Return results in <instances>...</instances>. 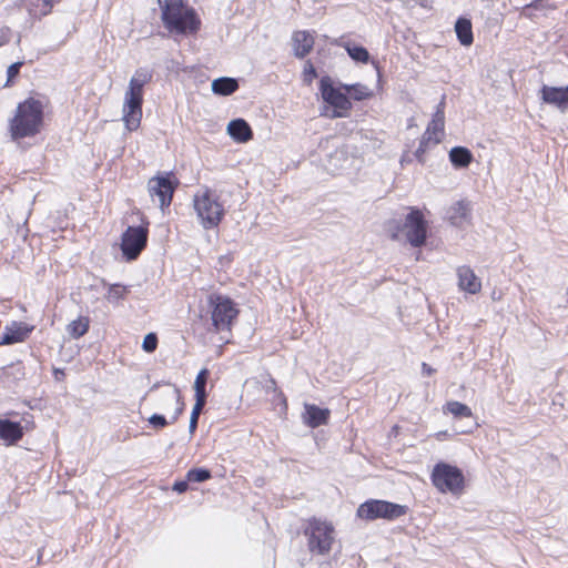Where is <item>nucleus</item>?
I'll use <instances>...</instances> for the list:
<instances>
[{
  "mask_svg": "<svg viewBox=\"0 0 568 568\" xmlns=\"http://www.w3.org/2000/svg\"><path fill=\"white\" fill-rule=\"evenodd\" d=\"M47 105L44 97H29L17 105L8 123V132L13 142L33 138L41 132Z\"/></svg>",
  "mask_w": 568,
  "mask_h": 568,
  "instance_id": "1",
  "label": "nucleus"
},
{
  "mask_svg": "<svg viewBox=\"0 0 568 568\" xmlns=\"http://www.w3.org/2000/svg\"><path fill=\"white\" fill-rule=\"evenodd\" d=\"M153 79V71L146 67L138 68L132 74L124 92L122 121L126 130L135 131L142 120L144 87Z\"/></svg>",
  "mask_w": 568,
  "mask_h": 568,
  "instance_id": "2",
  "label": "nucleus"
},
{
  "mask_svg": "<svg viewBox=\"0 0 568 568\" xmlns=\"http://www.w3.org/2000/svg\"><path fill=\"white\" fill-rule=\"evenodd\" d=\"M161 9V19L164 27L173 33H195L200 28V20L193 9L184 4L183 0H158Z\"/></svg>",
  "mask_w": 568,
  "mask_h": 568,
  "instance_id": "3",
  "label": "nucleus"
},
{
  "mask_svg": "<svg viewBox=\"0 0 568 568\" xmlns=\"http://www.w3.org/2000/svg\"><path fill=\"white\" fill-rule=\"evenodd\" d=\"M428 223L419 210L413 209L405 217L402 226L396 222H389L387 231L390 239L398 241L400 234L414 247H420L427 239Z\"/></svg>",
  "mask_w": 568,
  "mask_h": 568,
  "instance_id": "4",
  "label": "nucleus"
},
{
  "mask_svg": "<svg viewBox=\"0 0 568 568\" xmlns=\"http://www.w3.org/2000/svg\"><path fill=\"white\" fill-rule=\"evenodd\" d=\"M193 206L201 225L206 230L216 227L225 214L224 206L220 202L219 196L206 186L200 189L194 194Z\"/></svg>",
  "mask_w": 568,
  "mask_h": 568,
  "instance_id": "5",
  "label": "nucleus"
},
{
  "mask_svg": "<svg viewBox=\"0 0 568 568\" xmlns=\"http://www.w3.org/2000/svg\"><path fill=\"white\" fill-rule=\"evenodd\" d=\"M334 532L332 523L316 517L310 518L304 529L310 551L316 555H327L335 539Z\"/></svg>",
  "mask_w": 568,
  "mask_h": 568,
  "instance_id": "6",
  "label": "nucleus"
},
{
  "mask_svg": "<svg viewBox=\"0 0 568 568\" xmlns=\"http://www.w3.org/2000/svg\"><path fill=\"white\" fill-rule=\"evenodd\" d=\"M430 480L434 487L442 494L460 495L465 488L463 471L457 466L444 462L437 463L434 466Z\"/></svg>",
  "mask_w": 568,
  "mask_h": 568,
  "instance_id": "7",
  "label": "nucleus"
},
{
  "mask_svg": "<svg viewBox=\"0 0 568 568\" xmlns=\"http://www.w3.org/2000/svg\"><path fill=\"white\" fill-rule=\"evenodd\" d=\"M212 325L216 332L230 331L239 315L235 303L226 295L212 293L207 297Z\"/></svg>",
  "mask_w": 568,
  "mask_h": 568,
  "instance_id": "8",
  "label": "nucleus"
},
{
  "mask_svg": "<svg viewBox=\"0 0 568 568\" xmlns=\"http://www.w3.org/2000/svg\"><path fill=\"white\" fill-rule=\"evenodd\" d=\"M342 89L343 88H334L328 78L321 80L322 97L328 104L322 113L323 115L331 119L348 116L352 103L346 92H342Z\"/></svg>",
  "mask_w": 568,
  "mask_h": 568,
  "instance_id": "9",
  "label": "nucleus"
},
{
  "mask_svg": "<svg viewBox=\"0 0 568 568\" xmlns=\"http://www.w3.org/2000/svg\"><path fill=\"white\" fill-rule=\"evenodd\" d=\"M406 511V506L386 500L371 499L357 508V516L367 520H375L377 518L393 520L405 515Z\"/></svg>",
  "mask_w": 568,
  "mask_h": 568,
  "instance_id": "10",
  "label": "nucleus"
},
{
  "mask_svg": "<svg viewBox=\"0 0 568 568\" xmlns=\"http://www.w3.org/2000/svg\"><path fill=\"white\" fill-rule=\"evenodd\" d=\"M148 229L144 226H129L122 234L121 250L128 261L135 260L145 247Z\"/></svg>",
  "mask_w": 568,
  "mask_h": 568,
  "instance_id": "11",
  "label": "nucleus"
},
{
  "mask_svg": "<svg viewBox=\"0 0 568 568\" xmlns=\"http://www.w3.org/2000/svg\"><path fill=\"white\" fill-rule=\"evenodd\" d=\"M174 184L169 176H154L148 182V191L153 201L159 202L161 209L171 204Z\"/></svg>",
  "mask_w": 568,
  "mask_h": 568,
  "instance_id": "12",
  "label": "nucleus"
},
{
  "mask_svg": "<svg viewBox=\"0 0 568 568\" xmlns=\"http://www.w3.org/2000/svg\"><path fill=\"white\" fill-rule=\"evenodd\" d=\"M539 95L544 103L556 106L561 112L568 110V85L550 87L544 84L540 88Z\"/></svg>",
  "mask_w": 568,
  "mask_h": 568,
  "instance_id": "13",
  "label": "nucleus"
},
{
  "mask_svg": "<svg viewBox=\"0 0 568 568\" xmlns=\"http://www.w3.org/2000/svg\"><path fill=\"white\" fill-rule=\"evenodd\" d=\"M32 331L33 326L23 322L14 321L4 327L2 335H0V345H11L24 342Z\"/></svg>",
  "mask_w": 568,
  "mask_h": 568,
  "instance_id": "14",
  "label": "nucleus"
},
{
  "mask_svg": "<svg viewBox=\"0 0 568 568\" xmlns=\"http://www.w3.org/2000/svg\"><path fill=\"white\" fill-rule=\"evenodd\" d=\"M445 100L444 98L437 105L435 113L433 114L432 121L428 123L427 129L423 136L427 141H432L434 144H438L444 136L445 126V113H444Z\"/></svg>",
  "mask_w": 568,
  "mask_h": 568,
  "instance_id": "15",
  "label": "nucleus"
},
{
  "mask_svg": "<svg viewBox=\"0 0 568 568\" xmlns=\"http://www.w3.org/2000/svg\"><path fill=\"white\" fill-rule=\"evenodd\" d=\"M61 0H19L18 7L24 9L31 19H41L51 13Z\"/></svg>",
  "mask_w": 568,
  "mask_h": 568,
  "instance_id": "16",
  "label": "nucleus"
},
{
  "mask_svg": "<svg viewBox=\"0 0 568 568\" xmlns=\"http://www.w3.org/2000/svg\"><path fill=\"white\" fill-rule=\"evenodd\" d=\"M458 287L469 294H477L481 290V281L474 270L467 265L457 267Z\"/></svg>",
  "mask_w": 568,
  "mask_h": 568,
  "instance_id": "17",
  "label": "nucleus"
},
{
  "mask_svg": "<svg viewBox=\"0 0 568 568\" xmlns=\"http://www.w3.org/2000/svg\"><path fill=\"white\" fill-rule=\"evenodd\" d=\"M447 216L453 225L458 227L465 226L471 219L470 202L466 200L457 201L448 209Z\"/></svg>",
  "mask_w": 568,
  "mask_h": 568,
  "instance_id": "18",
  "label": "nucleus"
},
{
  "mask_svg": "<svg viewBox=\"0 0 568 568\" xmlns=\"http://www.w3.org/2000/svg\"><path fill=\"white\" fill-rule=\"evenodd\" d=\"M315 43L314 34L310 31H295L292 36V45L294 55L302 59L306 57L313 49Z\"/></svg>",
  "mask_w": 568,
  "mask_h": 568,
  "instance_id": "19",
  "label": "nucleus"
},
{
  "mask_svg": "<svg viewBox=\"0 0 568 568\" xmlns=\"http://www.w3.org/2000/svg\"><path fill=\"white\" fill-rule=\"evenodd\" d=\"M305 413L303 415L304 423L312 427L316 428L322 425H326L329 418V409L320 408L314 404H305L304 406Z\"/></svg>",
  "mask_w": 568,
  "mask_h": 568,
  "instance_id": "20",
  "label": "nucleus"
},
{
  "mask_svg": "<svg viewBox=\"0 0 568 568\" xmlns=\"http://www.w3.org/2000/svg\"><path fill=\"white\" fill-rule=\"evenodd\" d=\"M227 133L231 135V138L239 142V143H245L250 141L253 136V132L248 123L243 119H235L232 120L227 124Z\"/></svg>",
  "mask_w": 568,
  "mask_h": 568,
  "instance_id": "21",
  "label": "nucleus"
},
{
  "mask_svg": "<svg viewBox=\"0 0 568 568\" xmlns=\"http://www.w3.org/2000/svg\"><path fill=\"white\" fill-rule=\"evenodd\" d=\"M23 436V429L20 423L9 419H0V439L7 445L17 443Z\"/></svg>",
  "mask_w": 568,
  "mask_h": 568,
  "instance_id": "22",
  "label": "nucleus"
},
{
  "mask_svg": "<svg viewBox=\"0 0 568 568\" xmlns=\"http://www.w3.org/2000/svg\"><path fill=\"white\" fill-rule=\"evenodd\" d=\"M211 88L214 94L226 97L239 89V83L234 78L222 77L213 80Z\"/></svg>",
  "mask_w": 568,
  "mask_h": 568,
  "instance_id": "23",
  "label": "nucleus"
},
{
  "mask_svg": "<svg viewBox=\"0 0 568 568\" xmlns=\"http://www.w3.org/2000/svg\"><path fill=\"white\" fill-rule=\"evenodd\" d=\"M455 31L460 44L469 47L473 43L474 37L470 20L459 18L455 23Z\"/></svg>",
  "mask_w": 568,
  "mask_h": 568,
  "instance_id": "24",
  "label": "nucleus"
},
{
  "mask_svg": "<svg viewBox=\"0 0 568 568\" xmlns=\"http://www.w3.org/2000/svg\"><path fill=\"white\" fill-rule=\"evenodd\" d=\"M449 160L455 168H467L473 161V154L467 148L455 146L449 151Z\"/></svg>",
  "mask_w": 568,
  "mask_h": 568,
  "instance_id": "25",
  "label": "nucleus"
},
{
  "mask_svg": "<svg viewBox=\"0 0 568 568\" xmlns=\"http://www.w3.org/2000/svg\"><path fill=\"white\" fill-rule=\"evenodd\" d=\"M90 320L88 316H79L67 326V332L72 338H80L89 331Z\"/></svg>",
  "mask_w": 568,
  "mask_h": 568,
  "instance_id": "26",
  "label": "nucleus"
},
{
  "mask_svg": "<svg viewBox=\"0 0 568 568\" xmlns=\"http://www.w3.org/2000/svg\"><path fill=\"white\" fill-rule=\"evenodd\" d=\"M342 88L356 101L366 100L373 97V91L362 83L343 84Z\"/></svg>",
  "mask_w": 568,
  "mask_h": 568,
  "instance_id": "27",
  "label": "nucleus"
},
{
  "mask_svg": "<svg viewBox=\"0 0 568 568\" xmlns=\"http://www.w3.org/2000/svg\"><path fill=\"white\" fill-rule=\"evenodd\" d=\"M443 409H444L445 414L449 413L454 417H466V418L473 417V412H471L470 407H468L466 404H463L457 400L447 402L444 405Z\"/></svg>",
  "mask_w": 568,
  "mask_h": 568,
  "instance_id": "28",
  "label": "nucleus"
},
{
  "mask_svg": "<svg viewBox=\"0 0 568 568\" xmlns=\"http://www.w3.org/2000/svg\"><path fill=\"white\" fill-rule=\"evenodd\" d=\"M209 375H210V372L207 368H202L197 373L195 382H194L195 399L206 400L207 395H206L205 386H206Z\"/></svg>",
  "mask_w": 568,
  "mask_h": 568,
  "instance_id": "29",
  "label": "nucleus"
},
{
  "mask_svg": "<svg viewBox=\"0 0 568 568\" xmlns=\"http://www.w3.org/2000/svg\"><path fill=\"white\" fill-rule=\"evenodd\" d=\"M344 48L348 55L356 62L366 63L369 59V53L364 47L346 42Z\"/></svg>",
  "mask_w": 568,
  "mask_h": 568,
  "instance_id": "30",
  "label": "nucleus"
},
{
  "mask_svg": "<svg viewBox=\"0 0 568 568\" xmlns=\"http://www.w3.org/2000/svg\"><path fill=\"white\" fill-rule=\"evenodd\" d=\"M128 292H129V290L124 285H121V284H109L108 285V293L105 295V298L109 302L114 303V302H118L120 300H123L126 296Z\"/></svg>",
  "mask_w": 568,
  "mask_h": 568,
  "instance_id": "31",
  "label": "nucleus"
},
{
  "mask_svg": "<svg viewBox=\"0 0 568 568\" xmlns=\"http://www.w3.org/2000/svg\"><path fill=\"white\" fill-rule=\"evenodd\" d=\"M205 403H206V400L195 399V404L193 406L191 417H190V424H189V432L191 435H193L194 432L196 430L199 417H200V414H201Z\"/></svg>",
  "mask_w": 568,
  "mask_h": 568,
  "instance_id": "32",
  "label": "nucleus"
},
{
  "mask_svg": "<svg viewBox=\"0 0 568 568\" xmlns=\"http://www.w3.org/2000/svg\"><path fill=\"white\" fill-rule=\"evenodd\" d=\"M530 9L554 10V9H556V6L555 4H539V0H532L530 3L524 6L520 9V16L526 17L528 19H532V14L529 11Z\"/></svg>",
  "mask_w": 568,
  "mask_h": 568,
  "instance_id": "33",
  "label": "nucleus"
},
{
  "mask_svg": "<svg viewBox=\"0 0 568 568\" xmlns=\"http://www.w3.org/2000/svg\"><path fill=\"white\" fill-rule=\"evenodd\" d=\"M210 478L211 473L205 468H193L186 473V479L192 483H202Z\"/></svg>",
  "mask_w": 568,
  "mask_h": 568,
  "instance_id": "34",
  "label": "nucleus"
},
{
  "mask_svg": "<svg viewBox=\"0 0 568 568\" xmlns=\"http://www.w3.org/2000/svg\"><path fill=\"white\" fill-rule=\"evenodd\" d=\"M158 346V337L154 333H149L145 335L142 347L145 352L152 353L156 349Z\"/></svg>",
  "mask_w": 568,
  "mask_h": 568,
  "instance_id": "35",
  "label": "nucleus"
},
{
  "mask_svg": "<svg viewBox=\"0 0 568 568\" xmlns=\"http://www.w3.org/2000/svg\"><path fill=\"white\" fill-rule=\"evenodd\" d=\"M317 77L316 70L311 61H307L304 65L303 70V80L307 84L312 83V81Z\"/></svg>",
  "mask_w": 568,
  "mask_h": 568,
  "instance_id": "36",
  "label": "nucleus"
},
{
  "mask_svg": "<svg viewBox=\"0 0 568 568\" xmlns=\"http://www.w3.org/2000/svg\"><path fill=\"white\" fill-rule=\"evenodd\" d=\"M22 65V62H16L12 63L8 70H7V82L6 85H9V83L18 75L20 68Z\"/></svg>",
  "mask_w": 568,
  "mask_h": 568,
  "instance_id": "37",
  "label": "nucleus"
},
{
  "mask_svg": "<svg viewBox=\"0 0 568 568\" xmlns=\"http://www.w3.org/2000/svg\"><path fill=\"white\" fill-rule=\"evenodd\" d=\"M149 423L154 427H164L168 425V420L164 416L154 414L149 418Z\"/></svg>",
  "mask_w": 568,
  "mask_h": 568,
  "instance_id": "38",
  "label": "nucleus"
},
{
  "mask_svg": "<svg viewBox=\"0 0 568 568\" xmlns=\"http://www.w3.org/2000/svg\"><path fill=\"white\" fill-rule=\"evenodd\" d=\"M430 141H427V139H425L424 136L422 138L420 142H419V146L417 148V150L415 151V156L418 159V161L420 163L424 162V159H423V154L425 153L426 151V146L427 144L429 143Z\"/></svg>",
  "mask_w": 568,
  "mask_h": 568,
  "instance_id": "39",
  "label": "nucleus"
},
{
  "mask_svg": "<svg viewBox=\"0 0 568 568\" xmlns=\"http://www.w3.org/2000/svg\"><path fill=\"white\" fill-rule=\"evenodd\" d=\"M175 397H176L178 407L175 409V414L173 415L172 423H174L178 419V417L182 414V412L184 409V403L181 400V395H180L179 388H175Z\"/></svg>",
  "mask_w": 568,
  "mask_h": 568,
  "instance_id": "40",
  "label": "nucleus"
},
{
  "mask_svg": "<svg viewBox=\"0 0 568 568\" xmlns=\"http://www.w3.org/2000/svg\"><path fill=\"white\" fill-rule=\"evenodd\" d=\"M189 488V480H180V481H175L174 485H173V490L179 493V494H183Z\"/></svg>",
  "mask_w": 568,
  "mask_h": 568,
  "instance_id": "41",
  "label": "nucleus"
},
{
  "mask_svg": "<svg viewBox=\"0 0 568 568\" xmlns=\"http://www.w3.org/2000/svg\"><path fill=\"white\" fill-rule=\"evenodd\" d=\"M422 371H423V374H425V375H432L435 373V369L426 363L422 364Z\"/></svg>",
  "mask_w": 568,
  "mask_h": 568,
  "instance_id": "42",
  "label": "nucleus"
},
{
  "mask_svg": "<svg viewBox=\"0 0 568 568\" xmlns=\"http://www.w3.org/2000/svg\"><path fill=\"white\" fill-rule=\"evenodd\" d=\"M539 4H552V3L549 1L539 0Z\"/></svg>",
  "mask_w": 568,
  "mask_h": 568,
  "instance_id": "43",
  "label": "nucleus"
},
{
  "mask_svg": "<svg viewBox=\"0 0 568 568\" xmlns=\"http://www.w3.org/2000/svg\"><path fill=\"white\" fill-rule=\"evenodd\" d=\"M341 156H342V153L336 152V153L334 154V156H333V158H334V159H338V158H341Z\"/></svg>",
  "mask_w": 568,
  "mask_h": 568,
  "instance_id": "44",
  "label": "nucleus"
},
{
  "mask_svg": "<svg viewBox=\"0 0 568 568\" xmlns=\"http://www.w3.org/2000/svg\"><path fill=\"white\" fill-rule=\"evenodd\" d=\"M270 383L272 384V387L275 388V382L273 379H271Z\"/></svg>",
  "mask_w": 568,
  "mask_h": 568,
  "instance_id": "45",
  "label": "nucleus"
}]
</instances>
